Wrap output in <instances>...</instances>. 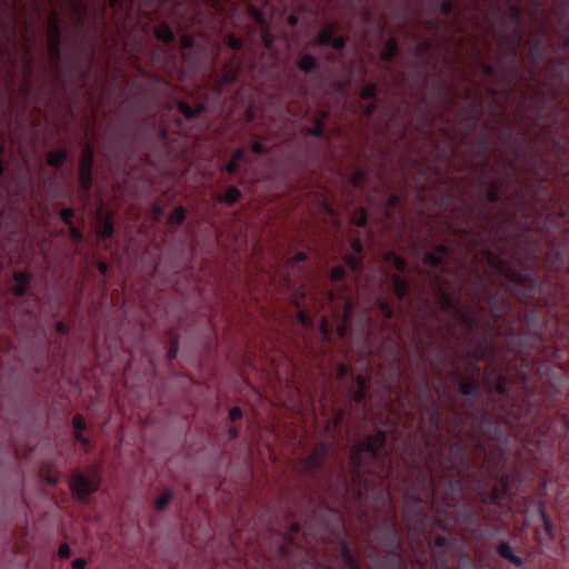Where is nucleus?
I'll list each match as a JSON object with an SVG mask.
<instances>
[{
  "label": "nucleus",
  "mask_w": 569,
  "mask_h": 569,
  "mask_svg": "<svg viewBox=\"0 0 569 569\" xmlns=\"http://www.w3.org/2000/svg\"><path fill=\"white\" fill-rule=\"evenodd\" d=\"M385 435L377 432L373 436L368 437L363 442L355 445L351 449L350 463L352 466V480L360 476L361 453L368 452L370 455L376 453L385 443Z\"/></svg>",
  "instance_id": "1"
},
{
  "label": "nucleus",
  "mask_w": 569,
  "mask_h": 569,
  "mask_svg": "<svg viewBox=\"0 0 569 569\" xmlns=\"http://www.w3.org/2000/svg\"><path fill=\"white\" fill-rule=\"evenodd\" d=\"M99 479L87 478L81 473H74L70 480V490L80 500L86 499L99 488Z\"/></svg>",
  "instance_id": "2"
},
{
  "label": "nucleus",
  "mask_w": 569,
  "mask_h": 569,
  "mask_svg": "<svg viewBox=\"0 0 569 569\" xmlns=\"http://www.w3.org/2000/svg\"><path fill=\"white\" fill-rule=\"evenodd\" d=\"M328 453V448L323 443L317 445L312 452L299 460L297 468L300 471H311L319 467L326 459Z\"/></svg>",
  "instance_id": "3"
},
{
  "label": "nucleus",
  "mask_w": 569,
  "mask_h": 569,
  "mask_svg": "<svg viewBox=\"0 0 569 569\" xmlns=\"http://www.w3.org/2000/svg\"><path fill=\"white\" fill-rule=\"evenodd\" d=\"M13 279L17 282L12 288L13 295L17 297H22L27 293L30 288V276L23 271H16L13 273Z\"/></svg>",
  "instance_id": "4"
},
{
  "label": "nucleus",
  "mask_w": 569,
  "mask_h": 569,
  "mask_svg": "<svg viewBox=\"0 0 569 569\" xmlns=\"http://www.w3.org/2000/svg\"><path fill=\"white\" fill-rule=\"evenodd\" d=\"M96 232L103 239H108L113 236V214L111 212H108L103 221L96 226Z\"/></svg>",
  "instance_id": "5"
},
{
  "label": "nucleus",
  "mask_w": 569,
  "mask_h": 569,
  "mask_svg": "<svg viewBox=\"0 0 569 569\" xmlns=\"http://www.w3.org/2000/svg\"><path fill=\"white\" fill-rule=\"evenodd\" d=\"M72 425L74 429V437L77 440L81 441L83 445L88 443V439L82 436V431L86 429V421L81 415H76L72 419Z\"/></svg>",
  "instance_id": "6"
},
{
  "label": "nucleus",
  "mask_w": 569,
  "mask_h": 569,
  "mask_svg": "<svg viewBox=\"0 0 569 569\" xmlns=\"http://www.w3.org/2000/svg\"><path fill=\"white\" fill-rule=\"evenodd\" d=\"M240 194L241 193H240L238 188L229 187L227 189V191L223 194L219 196L217 199L220 202H224V203H228V204H233V203H236L239 200Z\"/></svg>",
  "instance_id": "7"
},
{
  "label": "nucleus",
  "mask_w": 569,
  "mask_h": 569,
  "mask_svg": "<svg viewBox=\"0 0 569 569\" xmlns=\"http://www.w3.org/2000/svg\"><path fill=\"white\" fill-rule=\"evenodd\" d=\"M393 292L399 298L402 299L407 295V283L399 276L395 274L392 277Z\"/></svg>",
  "instance_id": "8"
},
{
  "label": "nucleus",
  "mask_w": 569,
  "mask_h": 569,
  "mask_svg": "<svg viewBox=\"0 0 569 569\" xmlns=\"http://www.w3.org/2000/svg\"><path fill=\"white\" fill-rule=\"evenodd\" d=\"M154 34L164 43L171 42L174 38L171 29L167 24H161L160 27L156 28Z\"/></svg>",
  "instance_id": "9"
},
{
  "label": "nucleus",
  "mask_w": 569,
  "mask_h": 569,
  "mask_svg": "<svg viewBox=\"0 0 569 569\" xmlns=\"http://www.w3.org/2000/svg\"><path fill=\"white\" fill-rule=\"evenodd\" d=\"M93 163V151L92 148L87 144L82 150V158L80 169H91Z\"/></svg>",
  "instance_id": "10"
},
{
  "label": "nucleus",
  "mask_w": 569,
  "mask_h": 569,
  "mask_svg": "<svg viewBox=\"0 0 569 569\" xmlns=\"http://www.w3.org/2000/svg\"><path fill=\"white\" fill-rule=\"evenodd\" d=\"M178 108L186 118H192L203 111V106L199 103L194 109L186 102H179Z\"/></svg>",
  "instance_id": "11"
},
{
  "label": "nucleus",
  "mask_w": 569,
  "mask_h": 569,
  "mask_svg": "<svg viewBox=\"0 0 569 569\" xmlns=\"http://www.w3.org/2000/svg\"><path fill=\"white\" fill-rule=\"evenodd\" d=\"M172 499V491L170 489H164L163 492L156 499L154 505L159 511H162L167 508L169 502Z\"/></svg>",
  "instance_id": "12"
},
{
  "label": "nucleus",
  "mask_w": 569,
  "mask_h": 569,
  "mask_svg": "<svg viewBox=\"0 0 569 569\" xmlns=\"http://www.w3.org/2000/svg\"><path fill=\"white\" fill-rule=\"evenodd\" d=\"M366 390H367L366 378L362 376H358L357 377V390L353 395L355 401L360 402L365 398Z\"/></svg>",
  "instance_id": "13"
},
{
  "label": "nucleus",
  "mask_w": 569,
  "mask_h": 569,
  "mask_svg": "<svg viewBox=\"0 0 569 569\" xmlns=\"http://www.w3.org/2000/svg\"><path fill=\"white\" fill-rule=\"evenodd\" d=\"M48 52L56 58L59 54V34H47Z\"/></svg>",
  "instance_id": "14"
},
{
  "label": "nucleus",
  "mask_w": 569,
  "mask_h": 569,
  "mask_svg": "<svg viewBox=\"0 0 569 569\" xmlns=\"http://www.w3.org/2000/svg\"><path fill=\"white\" fill-rule=\"evenodd\" d=\"M186 219V210L182 207H177L168 217L169 223L180 224Z\"/></svg>",
  "instance_id": "15"
},
{
  "label": "nucleus",
  "mask_w": 569,
  "mask_h": 569,
  "mask_svg": "<svg viewBox=\"0 0 569 569\" xmlns=\"http://www.w3.org/2000/svg\"><path fill=\"white\" fill-rule=\"evenodd\" d=\"M383 260L385 261L391 260L393 262L395 267L399 271H403L405 270V267H406L405 260L400 256H397L395 252H387V253H385L383 254Z\"/></svg>",
  "instance_id": "16"
},
{
  "label": "nucleus",
  "mask_w": 569,
  "mask_h": 569,
  "mask_svg": "<svg viewBox=\"0 0 569 569\" xmlns=\"http://www.w3.org/2000/svg\"><path fill=\"white\" fill-rule=\"evenodd\" d=\"M66 158V153L62 151L49 152L48 163L54 168H59Z\"/></svg>",
  "instance_id": "17"
},
{
  "label": "nucleus",
  "mask_w": 569,
  "mask_h": 569,
  "mask_svg": "<svg viewBox=\"0 0 569 569\" xmlns=\"http://www.w3.org/2000/svg\"><path fill=\"white\" fill-rule=\"evenodd\" d=\"M342 558H343L345 563L350 569H359L355 558L352 557V555L346 543H342Z\"/></svg>",
  "instance_id": "18"
},
{
  "label": "nucleus",
  "mask_w": 569,
  "mask_h": 569,
  "mask_svg": "<svg viewBox=\"0 0 569 569\" xmlns=\"http://www.w3.org/2000/svg\"><path fill=\"white\" fill-rule=\"evenodd\" d=\"M47 34H59L58 19L56 12H51L48 17Z\"/></svg>",
  "instance_id": "19"
},
{
  "label": "nucleus",
  "mask_w": 569,
  "mask_h": 569,
  "mask_svg": "<svg viewBox=\"0 0 569 569\" xmlns=\"http://www.w3.org/2000/svg\"><path fill=\"white\" fill-rule=\"evenodd\" d=\"M333 28L331 26L325 27L319 33L320 44H330L332 41Z\"/></svg>",
  "instance_id": "20"
},
{
  "label": "nucleus",
  "mask_w": 569,
  "mask_h": 569,
  "mask_svg": "<svg viewBox=\"0 0 569 569\" xmlns=\"http://www.w3.org/2000/svg\"><path fill=\"white\" fill-rule=\"evenodd\" d=\"M243 157V150L238 149L233 152L232 159L227 166V171L230 173H234L238 170V160Z\"/></svg>",
  "instance_id": "21"
},
{
  "label": "nucleus",
  "mask_w": 569,
  "mask_h": 569,
  "mask_svg": "<svg viewBox=\"0 0 569 569\" xmlns=\"http://www.w3.org/2000/svg\"><path fill=\"white\" fill-rule=\"evenodd\" d=\"M397 51V43L393 39H389L386 43V49L381 53L383 60H390Z\"/></svg>",
  "instance_id": "22"
},
{
  "label": "nucleus",
  "mask_w": 569,
  "mask_h": 569,
  "mask_svg": "<svg viewBox=\"0 0 569 569\" xmlns=\"http://www.w3.org/2000/svg\"><path fill=\"white\" fill-rule=\"evenodd\" d=\"M298 66L303 71H311L316 67V60L311 56H303Z\"/></svg>",
  "instance_id": "23"
},
{
  "label": "nucleus",
  "mask_w": 569,
  "mask_h": 569,
  "mask_svg": "<svg viewBox=\"0 0 569 569\" xmlns=\"http://www.w3.org/2000/svg\"><path fill=\"white\" fill-rule=\"evenodd\" d=\"M91 169H80V183L84 190L91 186Z\"/></svg>",
  "instance_id": "24"
},
{
  "label": "nucleus",
  "mask_w": 569,
  "mask_h": 569,
  "mask_svg": "<svg viewBox=\"0 0 569 569\" xmlns=\"http://www.w3.org/2000/svg\"><path fill=\"white\" fill-rule=\"evenodd\" d=\"M170 343H171V347H170V350L168 352V358L169 359H174L177 357L178 349H179V337H178V335H176V333L171 335Z\"/></svg>",
  "instance_id": "25"
},
{
  "label": "nucleus",
  "mask_w": 569,
  "mask_h": 569,
  "mask_svg": "<svg viewBox=\"0 0 569 569\" xmlns=\"http://www.w3.org/2000/svg\"><path fill=\"white\" fill-rule=\"evenodd\" d=\"M72 216H73V210H72V209H70V208H68V209H62V210L60 211V217H61L62 221H63L66 224H68V226H71V224H72V220H71Z\"/></svg>",
  "instance_id": "26"
},
{
  "label": "nucleus",
  "mask_w": 569,
  "mask_h": 569,
  "mask_svg": "<svg viewBox=\"0 0 569 569\" xmlns=\"http://www.w3.org/2000/svg\"><path fill=\"white\" fill-rule=\"evenodd\" d=\"M376 87L373 84H368L361 90V98L363 100L375 97Z\"/></svg>",
  "instance_id": "27"
},
{
  "label": "nucleus",
  "mask_w": 569,
  "mask_h": 569,
  "mask_svg": "<svg viewBox=\"0 0 569 569\" xmlns=\"http://www.w3.org/2000/svg\"><path fill=\"white\" fill-rule=\"evenodd\" d=\"M366 174L362 171H357L352 176V184L355 187H361L365 183Z\"/></svg>",
  "instance_id": "28"
},
{
  "label": "nucleus",
  "mask_w": 569,
  "mask_h": 569,
  "mask_svg": "<svg viewBox=\"0 0 569 569\" xmlns=\"http://www.w3.org/2000/svg\"><path fill=\"white\" fill-rule=\"evenodd\" d=\"M498 552L500 556L507 559H513V556L511 555V549L507 543H501L498 547Z\"/></svg>",
  "instance_id": "29"
},
{
  "label": "nucleus",
  "mask_w": 569,
  "mask_h": 569,
  "mask_svg": "<svg viewBox=\"0 0 569 569\" xmlns=\"http://www.w3.org/2000/svg\"><path fill=\"white\" fill-rule=\"evenodd\" d=\"M345 274V269L342 267H335L330 271V278L331 280H340Z\"/></svg>",
  "instance_id": "30"
},
{
  "label": "nucleus",
  "mask_w": 569,
  "mask_h": 569,
  "mask_svg": "<svg viewBox=\"0 0 569 569\" xmlns=\"http://www.w3.org/2000/svg\"><path fill=\"white\" fill-rule=\"evenodd\" d=\"M58 555L61 558H69L71 556V549L67 543H61L58 549Z\"/></svg>",
  "instance_id": "31"
},
{
  "label": "nucleus",
  "mask_w": 569,
  "mask_h": 569,
  "mask_svg": "<svg viewBox=\"0 0 569 569\" xmlns=\"http://www.w3.org/2000/svg\"><path fill=\"white\" fill-rule=\"evenodd\" d=\"M476 389V385L473 382H465L460 385V393L469 395L472 390Z\"/></svg>",
  "instance_id": "32"
},
{
  "label": "nucleus",
  "mask_w": 569,
  "mask_h": 569,
  "mask_svg": "<svg viewBox=\"0 0 569 569\" xmlns=\"http://www.w3.org/2000/svg\"><path fill=\"white\" fill-rule=\"evenodd\" d=\"M242 417V411L239 407H232L229 411L230 420L234 421Z\"/></svg>",
  "instance_id": "33"
},
{
  "label": "nucleus",
  "mask_w": 569,
  "mask_h": 569,
  "mask_svg": "<svg viewBox=\"0 0 569 569\" xmlns=\"http://www.w3.org/2000/svg\"><path fill=\"white\" fill-rule=\"evenodd\" d=\"M228 46L232 49H240L242 43L241 40L236 38L234 36H229L228 38Z\"/></svg>",
  "instance_id": "34"
},
{
  "label": "nucleus",
  "mask_w": 569,
  "mask_h": 569,
  "mask_svg": "<svg viewBox=\"0 0 569 569\" xmlns=\"http://www.w3.org/2000/svg\"><path fill=\"white\" fill-rule=\"evenodd\" d=\"M423 261L430 266H437L441 262V259L437 258L431 253H428L425 256Z\"/></svg>",
  "instance_id": "35"
},
{
  "label": "nucleus",
  "mask_w": 569,
  "mask_h": 569,
  "mask_svg": "<svg viewBox=\"0 0 569 569\" xmlns=\"http://www.w3.org/2000/svg\"><path fill=\"white\" fill-rule=\"evenodd\" d=\"M345 262L350 266L352 269H356L360 263V258L347 256L345 258Z\"/></svg>",
  "instance_id": "36"
},
{
  "label": "nucleus",
  "mask_w": 569,
  "mask_h": 569,
  "mask_svg": "<svg viewBox=\"0 0 569 569\" xmlns=\"http://www.w3.org/2000/svg\"><path fill=\"white\" fill-rule=\"evenodd\" d=\"M310 134L319 137L322 134V123L318 119L313 126V128L310 130Z\"/></svg>",
  "instance_id": "37"
},
{
  "label": "nucleus",
  "mask_w": 569,
  "mask_h": 569,
  "mask_svg": "<svg viewBox=\"0 0 569 569\" xmlns=\"http://www.w3.org/2000/svg\"><path fill=\"white\" fill-rule=\"evenodd\" d=\"M306 259H307V254L305 252L300 251V252H297L296 254H293L289 259V262L298 263V262L305 261Z\"/></svg>",
  "instance_id": "38"
},
{
  "label": "nucleus",
  "mask_w": 569,
  "mask_h": 569,
  "mask_svg": "<svg viewBox=\"0 0 569 569\" xmlns=\"http://www.w3.org/2000/svg\"><path fill=\"white\" fill-rule=\"evenodd\" d=\"M298 320L299 322L305 326V327H309L311 326V321L309 320V318L306 316L305 311L300 310L298 312Z\"/></svg>",
  "instance_id": "39"
},
{
  "label": "nucleus",
  "mask_w": 569,
  "mask_h": 569,
  "mask_svg": "<svg viewBox=\"0 0 569 569\" xmlns=\"http://www.w3.org/2000/svg\"><path fill=\"white\" fill-rule=\"evenodd\" d=\"M367 222V212L365 209H361L360 216L355 220V223L358 227H363Z\"/></svg>",
  "instance_id": "40"
},
{
  "label": "nucleus",
  "mask_w": 569,
  "mask_h": 569,
  "mask_svg": "<svg viewBox=\"0 0 569 569\" xmlns=\"http://www.w3.org/2000/svg\"><path fill=\"white\" fill-rule=\"evenodd\" d=\"M335 49H341L345 46V39L342 37L335 38L330 43Z\"/></svg>",
  "instance_id": "41"
},
{
  "label": "nucleus",
  "mask_w": 569,
  "mask_h": 569,
  "mask_svg": "<svg viewBox=\"0 0 569 569\" xmlns=\"http://www.w3.org/2000/svg\"><path fill=\"white\" fill-rule=\"evenodd\" d=\"M351 249L356 252V253H361L362 251V243L359 239H353L351 241Z\"/></svg>",
  "instance_id": "42"
},
{
  "label": "nucleus",
  "mask_w": 569,
  "mask_h": 569,
  "mask_svg": "<svg viewBox=\"0 0 569 569\" xmlns=\"http://www.w3.org/2000/svg\"><path fill=\"white\" fill-rule=\"evenodd\" d=\"M84 567H86V560L82 558H78L72 561L73 569H84Z\"/></svg>",
  "instance_id": "43"
},
{
  "label": "nucleus",
  "mask_w": 569,
  "mask_h": 569,
  "mask_svg": "<svg viewBox=\"0 0 569 569\" xmlns=\"http://www.w3.org/2000/svg\"><path fill=\"white\" fill-rule=\"evenodd\" d=\"M70 234L76 241H80L82 238L81 232L74 228L72 224L70 226Z\"/></svg>",
  "instance_id": "44"
},
{
  "label": "nucleus",
  "mask_w": 569,
  "mask_h": 569,
  "mask_svg": "<svg viewBox=\"0 0 569 569\" xmlns=\"http://www.w3.org/2000/svg\"><path fill=\"white\" fill-rule=\"evenodd\" d=\"M380 308H381V311L383 312L386 318H391L392 317V310H391V308L387 303H381Z\"/></svg>",
  "instance_id": "45"
},
{
  "label": "nucleus",
  "mask_w": 569,
  "mask_h": 569,
  "mask_svg": "<svg viewBox=\"0 0 569 569\" xmlns=\"http://www.w3.org/2000/svg\"><path fill=\"white\" fill-rule=\"evenodd\" d=\"M487 198L490 200V201H495V200H498L499 196H498V192L496 191V189L493 187H491L488 192H487Z\"/></svg>",
  "instance_id": "46"
},
{
  "label": "nucleus",
  "mask_w": 569,
  "mask_h": 569,
  "mask_svg": "<svg viewBox=\"0 0 569 569\" xmlns=\"http://www.w3.org/2000/svg\"><path fill=\"white\" fill-rule=\"evenodd\" d=\"M348 372V367L346 365H339L337 367V377L340 379Z\"/></svg>",
  "instance_id": "47"
},
{
  "label": "nucleus",
  "mask_w": 569,
  "mask_h": 569,
  "mask_svg": "<svg viewBox=\"0 0 569 569\" xmlns=\"http://www.w3.org/2000/svg\"><path fill=\"white\" fill-rule=\"evenodd\" d=\"M320 331L321 333L327 337L328 335V322H327V319L326 318H322L321 322H320Z\"/></svg>",
  "instance_id": "48"
},
{
  "label": "nucleus",
  "mask_w": 569,
  "mask_h": 569,
  "mask_svg": "<svg viewBox=\"0 0 569 569\" xmlns=\"http://www.w3.org/2000/svg\"><path fill=\"white\" fill-rule=\"evenodd\" d=\"M250 14L254 18L256 21L261 22V13L253 9L252 7H249Z\"/></svg>",
  "instance_id": "49"
},
{
  "label": "nucleus",
  "mask_w": 569,
  "mask_h": 569,
  "mask_svg": "<svg viewBox=\"0 0 569 569\" xmlns=\"http://www.w3.org/2000/svg\"><path fill=\"white\" fill-rule=\"evenodd\" d=\"M251 148L252 151L256 153H260L263 151L262 144L260 142H253Z\"/></svg>",
  "instance_id": "50"
},
{
  "label": "nucleus",
  "mask_w": 569,
  "mask_h": 569,
  "mask_svg": "<svg viewBox=\"0 0 569 569\" xmlns=\"http://www.w3.org/2000/svg\"><path fill=\"white\" fill-rule=\"evenodd\" d=\"M351 307H352V305H351V300H349V299H348V300H346V303H345V319H347V318H348L349 312H350V310H351Z\"/></svg>",
  "instance_id": "51"
},
{
  "label": "nucleus",
  "mask_w": 569,
  "mask_h": 569,
  "mask_svg": "<svg viewBox=\"0 0 569 569\" xmlns=\"http://www.w3.org/2000/svg\"><path fill=\"white\" fill-rule=\"evenodd\" d=\"M108 269V264L103 261H100L98 262V270L101 272V273H104Z\"/></svg>",
  "instance_id": "52"
},
{
  "label": "nucleus",
  "mask_w": 569,
  "mask_h": 569,
  "mask_svg": "<svg viewBox=\"0 0 569 569\" xmlns=\"http://www.w3.org/2000/svg\"><path fill=\"white\" fill-rule=\"evenodd\" d=\"M288 22L291 24V26H296L297 22H298V19L296 16L291 14L288 19Z\"/></svg>",
  "instance_id": "53"
},
{
  "label": "nucleus",
  "mask_w": 569,
  "mask_h": 569,
  "mask_svg": "<svg viewBox=\"0 0 569 569\" xmlns=\"http://www.w3.org/2000/svg\"><path fill=\"white\" fill-rule=\"evenodd\" d=\"M445 542H446V539H445V538H437V539L435 540V545H436V546H438V547L443 546V545H445Z\"/></svg>",
  "instance_id": "54"
},
{
  "label": "nucleus",
  "mask_w": 569,
  "mask_h": 569,
  "mask_svg": "<svg viewBox=\"0 0 569 569\" xmlns=\"http://www.w3.org/2000/svg\"><path fill=\"white\" fill-rule=\"evenodd\" d=\"M441 8H442V11H443L445 13H447V12H449V11H450V3H448V2H443V3H442V6H441Z\"/></svg>",
  "instance_id": "55"
},
{
  "label": "nucleus",
  "mask_w": 569,
  "mask_h": 569,
  "mask_svg": "<svg viewBox=\"0 0 569 569\" xmlns=\"http://www.w3.org/2000/svg\"><path fill=\"white\" fill-rule=\"evenodd\" d=\"M337 331H338V335L340 337H343L346 335V327L345 326H340V327H338Z\"/></svg>",
  "instance_id": "56"
},
{
  "label": "nucleus",
  "mask_w": 569,
  "mask_h": 569,
  "mask_svg": "<svg viewBox=\"0 0 569 569\" xmlns=\"http://www.w3.org/2000/svg\"><path fill=\"white\" fill-rule=\"evenodd\" d=\"M397 202H398V197H396V196L389 198V200H388L389 206H393Z\"/></svg>",
  "instance_id": "57"
},
{
  "label": "nucleus",
  "mask_w": 569,
  "mask_h": 569,
  "mask_svg": "<svg viewBox=\"0 0 569 569\" xmlns=\"http://www.w3.org/2000/svg\"><path fill=\"white\" fill-rule=\"evenodd\" d=\"M437 250L442 253L446 252V248L443 246H439Z\"/></svg>",
  "instance_id": "58"
},
{
  "label": "nucleus",
  "mask_w": 569,
  "mask_h": 569,
  "mask_svg": "<svg viewBox=\"0 0 569 569\" xmlns=\"http://www.w3.org/2000/svg\"><path fill=\"white\" fill-rule=\"evenodd\" d=\"M230 433H231V437H232V438H236V437H237V430H236V429H231V430H230Z\"/></svg>",
  "instance_id": "59"
},
{
  "label": "nucleus",
  "mask_w": 569,
  "mask_h": 569,
  "mask_svg": "<svg viewBox=\"0 0 569 569\" xmlns=\"http://www.w3.org/2000/svg\"><path fill=\"white\" fill-rule=\"evenodd\" d=\"M57 329H58L59 331H62V330H63V325H62V323H58V325H57Z\"/></svg>",
  "instance_id": "60"
},
{
  "label": "nucleus",
  "mask_w": 569,
  "mask_h": 569,
  "mask_svg": "<svg viewBox=\"0 0 569 569\" xmlns=\"http://www.w3.org/2000/svg\"><path fill=\"white\" fill-rule=\"evenodd\" d=\"M48 482H50V483H56V482H57V479H56V478H48Z\"/></svg>",
  "instance_id": "61"
},
{
  "label": "nucleus",
  "mask_w": 569,
  "mask_h": 569,
  "mask_svg": "<svg viewBox=\"0 0 569 569\" xmlns=\"http://www.w3.org/2000/svg\"><path fill=\"white\" fill-rule=\"evenodd\" d=\"M325 207H326V210H327L329 213H332V209H331L329 206L325 204Z\"/></svg>",
  "instance_id": "62"
},
{
  "label": "nucleus",
  "mask_w": 569,
  "mask_h": 569,
  "mask_svg": "<svg viewBox=\"0 0 569 569\" xmlns=\"http://www.w3.org/2000/svg\"><path fill=\"white\" fill-rule=\"evenodd\" d=\"M488 259H489V263L493 264L495 267H498L490 257Z\"/></svg>",
  "instance_id": "63"
},
{
  "label": "nucleus",
  "mask_w": 569,
  "mask_h": 569,
  "mask_svg": "<svg viewBox=\"0 0 569 569\" xmlns=\"http://www.w3.org/2000/svg\"><path fill=\"white\" fill-rule=\"evenodd\" d=\"M161 212H162V210H161L160 208H157V209H156V213H157V214H160Z\"/></svg>",
  "instance_id": "64"
}]
</instances>
